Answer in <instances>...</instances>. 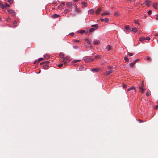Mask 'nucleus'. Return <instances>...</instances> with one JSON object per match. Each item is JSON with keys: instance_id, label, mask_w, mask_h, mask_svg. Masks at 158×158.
<instances>
[{"instance_id": "7", "label": "nucleus", "mask_w": 158, "mask_h": 158, "mask_svg": "<svg viewBox=\"0 0 158 158\" xmlns=\"http://www.w3.org/2000/svg\"><path fill=\"white\" fill-rule=\"evenodd\" d=\"M8 11L9 13L10 14H12V15H14L15 14V12L14 10L12 9H10L8 10Z\"/></svg>"}, {"instance_id": "40", "label": "nucleus", "mask_w": 158, "mask_h": 158, "mask_svg": "<svg viewBox=\"0 0 158 158\" xmlns=\"http://www.w3.org/2000/svg\"><path fill=\"white\" fill-rule=\"evenodd\" d=\"M145 40H147L148 41L149 40H150V38L149 37H145Z\"/></svg>"}, {"instance_id": "63", "label": "nucleus", "mask_w": 158, "mask_h": 158, "mask_svg": "<svg viewBox=\"0 0 158 158\" xmlns=\"http://www.w3.org/2000/svg\"><path fill=\"white\" fill-rule=\"evenodd\" d=\"M1 20V18L0 17V20Z\"/></svg>"}, {"instance_id": "9", "label": "nucleus", "mask_w": 158, "mask_h": 158, "mask_svg": "<svg viewBox=\"0 0 158 158\" xmlns=\"http://www.w3.org/2000/svg\"><path fill=\"white\" fill-rule=\"evenodd\" d=\"M91 27H93L95 30L98 29V24H97L93 25L91 26Z\"/></svg>"}, {"instance_id": "43", "label": "nucleus", "mask_w": 158, "mask_h": 158, "mask_svg": "<svg viewBox=\"0 0 158 158\" xmlns=\"http://www.w3.org/2000/svg\"><path fill=\"white\" fill-rule=\"evenodd\" d=\"M104 21H105V22H107L109 21V19L107 18H106L104 19Z\"/></svg>"}, {"instance_id": "16", "label": "nucleus", "mask_w": 158, "mask_h": 158, "mask_svg": "<svg viewBox=\"0 0 158 158\" xmlns=\"http://www.w3.org/2000/svg\"><path fill=\"white\" fill-rule=\"evenodd\" d=\"M89 13H90L91 15H93L94 13V11L92 9L89 10Z\"/></svg>"}, {"instance_id": "25", "label": "nucleus", "mask_w": 158, "mask_h": 158, "mask_svg": "<svg viewBox=\"0 0 158 158\" xmlns=\"http://www.w3.org/2000/svg\"><path fill=\"white\" fill-rule=\"evenodd\" d=\"M135 63H134V62H133L131 63H130L129 64V65H130V67H131V66H133L134 65V64H135Z\"/></svg>"}, {"instance_id": "47", "label": "nucleus", "mask_w": 158, "mask_h": 158, "mask_svg": "<svg viewBox=\"0 0 158 158\" xmlns=\"http://www.w3.org/2000/svg\"><path fill=\"white\" fill-rule=\"evenodd\" d=\"M128 55L130 56H132L133 54L132 53H129L128 54Z\"/></svg>"}, {"instance_id": "26", "label": "nucleus", "mask_w": 158, "mask_h": 158, "mask_svg": "<svg viewBox=\"0 0 158 158\" xmlns=\"http://www.w3.org/2000/svg\"><path fill=\"white\" fill-rule=\"evenodd\" d=\"M124 60L126 62H127L129 61V59L127 57H125L124 58Z\"/></svg>"}, {"instance_id": "10", "label": "nucleus", "mask_w": 158, "mask_h": 158, "mask_svg": "<svg viewBox=\"0 0 158 158\" xmlns=\"http://www.w3.org/2000/svg\"><path fill=\"white\" fill-rule=\"evenodd\" d=\"M90 70L93 72H98L99 70V69L98 68H92L90 69Z\"/></svg>"}, {"instance_id": "53", "label": "nucleus", "mask_w": 158, "mask_h": 158, "mask_svg": "<svg viewBox=\"0 0 158 158\" xmlns=\"http://www.w3.org/2000/svg\"><path fill=\"white\" fill-rule=\"evenodd\" d=\"M44 62H42L40 63V65H42L43 64H44Z\"/></svg>"}, {"instance_id": "57", "label": "nucleus", "mask_w": 158, "mask_h": 158, "mask_svg": "<svg viewBox=\"0 0 158 158\" xmlns=\"http://www.w3.org/2000/svg\"><path fill=\"white\" fill-rule=\"evenodd\" d=\"M156 19L158 20V16H156Z\"/></svg>"}, {"instance_id": "1", "label": "nucleus", "mask_w": 158, "mask_h": 158, "mask_svg": "<svg viewBox=\"0 0 158 158\" xmlns=\"http://www.w3.org/2000/svg\"><path fill=\"white\" fill-rule=\"evenodd\" d=\"M125 30H124V31L127 34H128L129 32L131 31V28L128 25L125 26Z\"/></svg>"}, {"instance_id": "44", "label": "nucleus", "mask_w": 158, "mask_h": 158, "mask_svg": "<svg viewBox=\"0 0 158 158\" xmlns=\"http://www.w3.org/2000/svg\"><path fill=\"white\" fill-rule=\"evenodd\" d=\"M151 10H149L148 12V15H150L151 14Z\"/></svg>"}, {"instance_id": "19", "label": "nucleus", "mask_w": 158, "mask_h": 158, "mask_svg": "<svg viewBox=\"0 0 158 158\" xmlns=\"http://www.w3.org/2000/svg\"><path fill=\"white\" fill-rule=\"evenodd\" d=\"M143 83H142L141 84H140L139 85V89H142V88H143Z\"/></svg>"}, {"instance_id": "13", "label": "nucleus", "mask_w": 158, "mask_h": 158, "mask_svg": "<svg viewBox=\"0 0 158 158\" xmlns=\"http://www.w3.org/2000/svg\"><path fill=\"white\" fill-rule=\"evenodd\" d=\"M81 3L83 7H87L88 6V4L85 2H83Z\"/></svg>"}, {"instance_id": "27", "label": "nucleus", "mask_w": 158, "mask_h": 158, "mask_svg": "<svg viewBox=\"0 0 158 158\" xmlns=\"http://www.w3.org/2000/svg\"><path fill=\"white\" fill-rule=\"evenodd\" d=\"M95 30L93 27H92L89 29V31L90 32H92L93 31Z\"/></svg>"}, {"instance_id": "5", "label": "nucleus", "mask_w": 158, "mask_h": 158, "mask_svg": "<svg viewBox=\"0 0 158 158\" xmlns=\"http://www.w3.org/2000/svg\"><path fill=\"white\" fill-rule=\"evenodd\" d=\"M110 12H109L108 11H105L104 12L101 14V15L102 16L108 15L110 14Z\"/></svg>"}, {"instance_id": "45", "label": "nucleus", "mask_w": 158, "mask_h": 158, "mask_svg": "<svg viewBox=\"0 0 158 158\" xmlns=\"http://www.w3.org/2000/svg\"><path fill=\"white\" fill-rule=\"evenodd\" d=\"M115 14L117 17L119 15V13L118 12H116Z\"/></svg>"}, {"instance_id": "62", "label": "nucleus", "mask_w": 158, "mask_h": 158, "mask_svg": "<svg viewBox=\"0 0 158 158\" xmlns=\"http://www.w3.org/2000/svg\"><path fill=\"white\" fill-rule=\"evenodd\" d=\"M36 62V61H35L34 62V64H35Z\"/></svg>"}, {"instance_id": "31", "label": "nucleus", "mask_w": 158, "mask_h": 158, "mask_svg": "<svg viewBox=\"0 0 158 158\" xmlns=\"http://www.w3.org/2000/svg\"><path fill=\"white\" fill-rule=\"evenodd\" d=\"M13 24L14 26H16L17 24V22L16 21H15L13 23Z\"/></svg>"}, {"instance_id": "61", "label": "nucleus", "mask_w": 158, "mask_h": 158, "mask_svg": "<svg viewBox=\"0 0 158 158\" xmlns=\"http://www.w3.org/2000/svg\"><path fill=\"white\" fill-rule=\"evenodd\" d=\"M155 35H156V36H158V34H156Z\"/></svg>"}, {"instance_id": "48", "label": "nucleus", "mask_w": 158, "mask_h": 158, "mask_svg": "<svg viewBox=\"0 0 158 158\" xmlns=\"http://www.w3.org/2000/svg\"><path fill=\"white\" fill-rule=\"evenodd\" d=\"M74 42H79V40H74Z\"/></svg>"}, {"instance_id": "2", "label": "nucleus", "mask_w": 158, "mask_h": 158, "mask_svg": "<svg viewBox=\"0 0 158 158\" xmlns=\"http://www.w3.org/2000/svg\"><path fill=\"white\" fill-rule=\"evenodd\" d=\"M94 59V58L89 57L86 58H85L84 60L85 62L89 63L92 61Z\"/></svg>"}, {"instance_id": "46", "label": "nucleus", "mask_w": 158, "mask_h": 158, "mask_svg": "<svg viewBox=\"0 0 158 158\" xmlns=\"http://www.w3.org/2000/svg\"><path fill=\"white\" fill-rule=\"evenodd\" d=\"M123 87L125 88H127V86L125 84H124L123 85Z\"/></svg>"}, {"instance_id": "42", "label": "nucleus", "mask_w": 158, "mask_h": 158, "mask_svg": "<svg viewBox=\"0 0 158 158\" xmlns=\"http://www.w3.org/2000/svg\"><path fill=\"white\" fill-rule=\"evenodd\" d=\"M150 95V93L149 92H147L146 93V95L147 96H149Z\"/></svg>"}, {"instance_id": "28", "label": "nucleus", "mask_w": 158, "mask_h": 158, "mask_svg": "<svg viewBox=\"0 0 158 158\" xmlns=\"http://www.w3.org/2000/svg\"><path fill=\"white\" fill-rule=\"evenodd\" d=\"M13 0H8V2L10 4H11L13 3Z\"/></svg>"}, {"instance_id": "4", "label": "nucleus", "mask_w": 158, "mask_h": 158, "mask_svg": "<svg viewBox=\"0 0 158 158\" xmlns=\"http://www.w3.org/2000/svg\"><path fill=\"white\" fill-rule=\"evenodd\" d=\"M102 10L100 8H98L95 12V13L96 14H99L101 12Z\"/></svg>"}, {"instance_id": "17", "label": "nucleus", "mask_w": 158, "mask_h": 158, "mask_svg": "<svg viewBox=\"0 0 158 158\" xmlns=\"http://www.w3.org/2000/svg\"><path fill=\"white\" fill-rule=\"evenodd\" d=\"M59 16V15H58L56 14H54L52 16V18H57Z\"/></svg>"}, {"instance_id": "59", "label": "nucleus", "mask_w": 158, "mask_h": 158, "mask_svg": "<svg viewBox=\"0 0 158 158\" xmlns=\"http://www.w3.org/2000/svg\"><path fill=\"white\" fill-rule=\"evenodd\" d=\"M64 12L65 13H67V10H64Z\"/></svg>"}, {"instance_id": "33", "label": "nucleus", "mask_w": 158, "mask_h": 158, "mask_svg": "<svg viewBox=\"0 0 158 158\" xmlns=\"http://www.w3.org/2000/svg\"><path fill=\"white\" fill-rule=\"evenodd\" d=\"M83 66H80V67L79 68V69L81 71L83 69Z\"/></svg>"}, {"instance_id": "21", "label": "nucleus", "mask_w": 158, "mask_h": 158, "mask_svg": "<svg viewBox=\"0 0 158 158\" xmlns=\"http://www.w3.org/2000/svg\"><path fill=\"white\" fill-rule=\"evenodd\" d=\"M62 60L63 62H64V64H65L66 62V58H64V57H62Z\"/></svg>"}, {"instance_id": "12", "label": "nucleus", "mask_w": 158, "mask_h": 158, "mask_svg": "<svg viewBox=\"0 0 158 158\" xmlns=\"http://www.w3.org/2000/svg\"><path fill=\"white\" fill-rule=\"evenodd\" d=\"M139 40L141 42H143L145 40V37H142L139 38Z\"/></svg>"}, {"instance_id": "50", "label": "nucleus", "mask_w": 158, "mask_h": 158, "mask_svg": "<svg viewBox=\"0 0 158 158\" xmlns=\"http://www.w3.org/2000/svg\"><path fill=\"white\" fill-rule=\"evenodd\" d=\"M139 60V59H136L134 61V63H135L137 61H138V60Z\"/></svg>"}, {"instance_id": "39", "label": "nucleus", "mask_w": 158, "mask_h": 158, "mask_svg": "<svg viewBox=\"0 0 158 158\" xmlns=\"http://www.w3.org/2000/svg\"><path fill=\"white\" fill-rule=\"evenodd\" d=\"M44 58L45 59H48L49 58V56L48 55H46L44 56Z\"/></svg>"}, {"instance_id": "18", "label": "nucleus", "mask_w": 158, "mask_h": 158, "mask_svg": "<svg viewBox=\"0 0 158 158\" xmlns=\"http://www.w3.org/2000/svg\"><path fill=\"white\" fill-rule=\"evenodd\" d=\"M66 5L70 7V6H72V3L70 2H67V3H66Z\"/></svg>"}, {"instance_id": "56", "label": "nucleus", "mask_w": 158, "mask_h": 158, "mask_svg": "<svg viewBox=\"0 0 158 158\" xmlns=\"http://www.w3.org/2000/svg\"><path fill=\"white\" fill-rule=\"evenodd\" d=\"M45 63H49V61H47L45 62Z\"/></svg>"}, {"instance_id": "58", "label": "nucleus", "mask_w": 158, "mask_h": 158, "mask_svg": "<svg viewBox=\"0 0 158 158\" xmlns=\"http://www.w3.org/2000/svg\"><path fill=\"white\" fill-rule=\"evenodd\" d=\"M78 0H74V1L76 2H78Z\"/></svg>"}, {"instance_id": "32", "label": "nucleus", "mask_w": 158, "mask_h": 158, "mask_svg": "<svg viewBox=\"0 0 158 158\" xmlns=\"http://www.w3.org/2000/svg\"><path fill=\"white\" fill-rule=\"evenodd\" d=\"M63 65V63H61V64H59L58 65V66L59 67V68H60L61 67H62Z\"/></svg>"}, {"instance_id": "29", "label": "nucleus", "mask_w": 158, "mask_h": 158, "mask_svg": "<svg viewBox=\"0 0 158 158\" xmlns=\"http://www.w3.org/2000/svg\"><path fill=\"white\" fill-rule=\"evenodd\" d=\"M144 89L143 88H142V89H140V92L141 93H144Z\"/></svg>"}, {"instance_id": "14", "label": "nucleus", "mask_w": 158, "mask_h": 158, "mask_svg": "<svg viewBox=\"0 0 158 158\" xmlns=\"http://www.w3.org/2000/svg\"><path fill=\"white\" fill-rule=\"evenodd\" d=\"M131 31H133L134 33H135L138 31V30L136 27H133L131 30Z\"/></svg>"}, {"instance_id": "23", "label": "nucleus", "mask_w": 158, "mask_h": 158, "mask_svg": "<svg viewBox=\"0 0 158 158\" xmlns=\"http://www.w3.org/2000/svg\"><path fill=\"white\" fill-rule=\"evenodd\" d=\"M59 56H60L61 57V58H62V57H64V54L63 53H60L59 54Z\"/></svg>"}, {"instance_id": "36", "label": "nucleus", "mask_w": 158, "mask_h": 158, "mask_svg": "<svg viewBox=\"0 0 158 158\" xmlns=\"http://www.w3.org/2000/svg\"><path fill=\"white\" fill-rule=\"evenodd\" d=\"M134 22L136 24H139V23L138 22V21L137 20H135L134 21Z\"/></svg>"}, {"instance_id": "52", "label": "nucleus", "mask_w": 158, "mask_h": 158, "mask_svg": "<svg viewBox=\"0 0 158 158\" xmlns=\"http://www.w3.org/2000/svg\"><path fill=\"white\" fill-rule=\"evenodd\" d=\"M66 58V60H68L69 59V57H65Z\"/></svg>"}, {"instance_id": "55", "label": "nucleus", "mask_w": 158, "mask_h": 158, "mask_svg": "<svg viewBox=\"0 0 158 158\" xmlns=\"http://www.w3.org/2000/svg\"><path fill=\"white\" fill-rule=\"evenodd\" d=\"M70 34H71L72 35H74V33H71Z\"/></svg>"}, {"instance_id": "41", "label": "nucleus", "mask_w": 158, "mask_h": 158, "mask_svg": "<svg viewBox=\"0 0 158 158\" xmlns=\"http://www.w3.org/2000/svg\"><path fill=\"white\" fill-rule=\"evenodd\" d=\"M10 19V17H8L6 19V21L7 22H9V20Z\"/></svg>"}, {"instance_id": "49", "label": "nucleus", "mask_w": 158, "mask_h": 158, "mask_svg": "<svg viewBox=\"0 0 158 158\" xmlns=\"http://www.w3.org/2000/svg\"><path fill=\"white\" fill-rule=\"evenodd\" d=\"M147 60L149 61L150 60V58L148 57V56L147 57Z\"/></svg>"}, {"instance_id": "30", "label": "nucleus", "mask_w": 158, "mask_h": 158, "mask_svg": "<svg viewBox=\"0 0 158 158\" xmlns=\"http://www.w3.org/2000/svg\"><path fill=\"white\" fill-rule=\"evenodd\" d=\"M5 8L10 7V6L7 3H5Z\"/></svg>"}, {"instance_id": "11", "label": "nucleus", "mask_w": 158, "mask_h": 158, "mask_svg": "<svg viewBox=\"0 0 158 158\" xmlns=\"http://www.w3.org/2000/svg\"><path fill=\"white\" fill-rule=\"evenodd\" d=\"M158 5V3L155 2L154 3L153 5V7L155 9H157V6Z\"/></svg>"}, {"instance_id": "64", "label": "nucleus", "mask_w": 158, "mask_h": 158, "mask_svg": "<svg viewBox=\"0 0 158 158\" xmlns=\"http://www.w3.org/2000/svg\"><path fill=\"white\" fill-rule=\"evenodd\" d=\"M157 41L158 42V39L157 40Z\"/></svg>"}, {"instance_id": "38", "label": "nucleus", "mask_w": 158, "mask_h": 158, "mask_svg": "<svg viewBox=\"0 0 158 158\" xmlns=\"http://www.w3.org/2000/svg\"><path fill=\"white\" fill-rule=\"evenodd\" d=\"M73 48L74 49H77L78 48V47L77 46H74L73 47Z\"/></svg>"}, {"instance_id": "35", "label": "nucleus", "mask_w": 158, "mask_h": 158, "mask_svg": "<svg viewBox=\"0 0 158 158\" xmlns=\"http://www.w3.org/2000/svg\"><path fill=\"white\" fill-rule=\"evenodd\" d=\"M0 6L2 9H3L5 7V5H3V4H1Z\"/></svg>"}, {"instance_id": "6", "label": "nucleus", "mask_w": 158, "mask_h": 158, "mask_svg": "<svg viewBox=\"0 0 158 158\" xmlns=\"http://www.w3.org/2000/svg\"><path fill=\"white\" fill-rule=\"evenodd\" d=\"M131 90H133V92H136L134 86H132L131 88L128 89L127 90V91H130Z\"/></svg>"}, {"instance_id": "60", "label": "nucleus", "mask_w": 158, "mask_h": 158, "mask_svg": "<svg viewBox=\"0 0 158 158\" xmlns=\"http://www.w3.org/2000/svg\"><path fill=\"white\" fill-rule=\"evenodd\" d=\"M139 122L140 123L141 122H143L141 120H139Z\"/></svg>"}, {"instance_id": "37", "label": "nucleus", "mask_w": 158, "mask_h": 158, "mask_svg": "<svg viewBox=\"0 0 158 158\" xmlns=\"http://www.w3.org/2000/svg\"><path fill=\"white\" fill-rule=\"evenodd\" d=\"M85 32V30H80V33L81 34H83V33H84Z\"/></svg>"}, {"instance_id": "20", "label": "nucleus", "mask_w": 158, "mask_h": 158, "mask_svg": "<svg viewBox=\"0 0 158 158\" xmlns=\"http://www.w3.org/2000/svg\"><path fill=\"white\" fill-rule=\"evenodd\" d=\"M107 51H109L110 49V47L109 45H108L106 48Z\"/></svg>"}, {"instance_id": "54", "label": "nucleus", "mask_w": 158, "mask_h": 158, "mask_svg": "<svg viewBox=\"0 0 158 158\" xmlns=\"http://www.w3.org/2000/svg\"><path fill=\"white\" fill-rule=\"evenodd\" d=\"M100 19L101 21H103L104 20V19Z\"/></svg>"}, {"instance_id": "15", "label": "nucleus", "mask_w": 158, "mask_h": 158, "mask_svg": "<svg viewBox=\"0 0 158 158\" xmlns=\"http://www.w3.org/2000/svg\"><path fill=\"white\" fill-rule=\"evenodd\" d=\"M99 43V41L98 40H94L93 42L94 44L95 45L98 44Z\"/></svg>"}, {"instance_id": "51", "label": "nucleus", "mask_w": 158, "mask_h": 158, "mask_svg": "<svg viewBox=\"0 0 158 158\" xmlns=\"http://www.w3.org/2000/svg\"><path fill=\"white\" fill-rule=\"evenodd\" d=\"M158 107V105L155 106V109H157Z\"/></svg>"}, {"instance_id": "3", "label": "nucleus", "mask_w": 158, "mask_h": 158, "mask_svg": "<svg viewBox=\"0 0 158 158\" xmlns=\"http://www.w3.org/2000/svg\"><path fill=\"white\" fill-rule=\"evenodd\" d=\"M151 3V2L149 0H146L145 2V5L147 7H149L150 6Z\"/></svg>"}, {"instance_id": "22", "label": "nucleus", "mask_w": 158, "mask_h": 158, "mask_svg": "<svg viewBox=\"0 0 158 158\" xmlns=\"http://www.w3.org/2000/svg\"><path fill=\"white\" fill-rule=\"evenodd\" d=\"M43 68L45 69H47L48 68V66L47 64H46L43 66Z\"/></svg>"}, {"instance_id": "24", "label": "nucleus", "mask_w": 158, "mask_h": 158, "mask_svg": "<svg viewBox=\"0 0 158 158\" xmlns=\"http://www.w3.org/2000/svg\"><path fill=\"white\" fill-rule=\"evenodd\" d=\"M80 60H74L72 61V63H75L79 62Z\"/></svg>"}, {"instance_id": "34", "label": "nucleus", "mask_w": 158, "mask_h": 158, "mask_svg": "<svg viewBox=\"0 0 158 158\" xmlns=\"http://www.w3.org/2000/svg\"><path fill=\"white\" fill-rule=\"evenodd\" d=\"M43 60V58H40L38 59V61H42Z\"/></svg>"}, {"instance_id": "8", "label": "nucleus", "mask_w": 158, "mask_h": 158, "mask_svg": "<svg viewBox=\"0 0 158 158\" xmlns=\"http://www.w3.org/2000/svg\"><path fill=\"white\" fill-rule=\"evenodd\" d=\"M113 72V70H109L108 71H106V76H108V75H109V74H110L112 73Z\"/></svg>"}]
</instances>
